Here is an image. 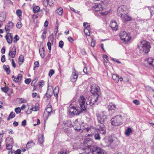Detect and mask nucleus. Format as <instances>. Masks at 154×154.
Instances as JSON below:
<instances>
[{"label": "nucleus", "instance_id": "603ef678", "mask_svg": "<svg viewBox=\"0 0 154 154\" xmlns=\"http://www.w3.org/2000/svg\"><path fill=\"white\" fill-rule=\"evenodd\" d=\"M84 32H85V34L87 35H90V33L89 32L88 30L87 29L85 28V29H84Z\"/></svg>", "mask_w": 154, "mask_h": 154}, {"label": "nucleus", "instance_id": "13d9d810", "mask_svg": "<svg viewBox=\"0 0 154 154\" xmlns=\"http://www.w3.org/2000/svg\"><path fill=\"white\" fill-rule=\"evenodd\" d=\"M133 103L136 105H138L140 104V102L139 101L137 100H135L133 101Z\"/></svg>", "mask_w": 154, "mask_h": 154}, {"label": "nucleus", "instance_id": "864d4df0", "mask_svg": "<svg viewBox=\"0 0 154 154\" xmlns=\"http://www.w3.org/2000/svg\"><path fill=\"white\" fill-rule=\"evenodd\" d=\"M19 99L20 103H26V100L23 98H20Z\"/></svg>", "mask_w": 154, "mask_h": 154}, {"label": "nucleus", "instance_id": "4d7b16f0", "mask_svg": "<svg viewBox=\"0 0 154 154\" xmlns=\"http://www.w3.org/2000/svg\"><path fill=\"white\" fill-rule=\"evenodd\" d=\"M31 81V79H26L25 80V82L26 84H28Z\"/></svg>", "mask_w": 154, "mask_h": 154}, {"label": "nucleus", "instance_id": "72a5a7b5", "mask_svg": "<svg viewBox=\"0 0 154 154\" xmlns=\"http://www.w3.org/2000/svg\"><path fill=\"white\" fill-rule=\"evenodd\" d=\"M69 153V151L66 149L65 150H61L58 153V154H68Z\"/></svg>", "mask_w": 154, "mask_h": 154}, {"label": "nucleus", "instance_id": "423d86ee", "mask_svg": "<svg viewBox=\"0 0 154 154\" xmlns=\"http://www.w3.org/2000/svg\"><path fill=\"white\" fill-rule=\"evenodd\" d=\"M119 36L121 39L126 43L129 41L131 38L130 35L124 31L121 32Z\"/></svg>", "mask_w": 154, "mask_h": 154}, {"label": "nucleus", "instance_id": "393cba45", "mask_svg": "<svg viewBox=\"0 0 154 154\" xmlns=\"http://www.w3.org/2000/svg\"><path fill=\"white\" fill-rule=\"evenodd\" d=\"M3 68L6 71L7 74H9L11 72L9 66L8 65H4L3 66Z\"/></svg>", "mask_w": 154, "mask_h": 154}, {"label": "nucleus", "instance_id": "58836bf2", "mask_svg": "<svg viewBox=\"0 0 154 154\" xmlns=\"http://www.w3.org/2000/svg\"><path fill=\"white\" fill-rule=\"evenodd\" d=\"M39 9L40 8L38 6H35L34 7L33 10V12L35 13L38 12L39 10Z\"/></svg>", "mask_w": 154, "mask_h": 154}, {"label": "nucleus", "instance_id": "7c9ffc66", "mask_svg": "<svg viewBox=\"0 0 154 154\" xmlns=\"http://www.w3.org/2000/svg\"><path fill=\"white\" fill-rule=\"evenodd\" d=\"M39 52L41 57L43 58L45 57L44 53L45 52L44 48H42L41 49H40L39 50Z\"/></svg>", "mask_w": 154, "mask_h": 154}, {"label": "nucleus", "instance_id": "4468645a", "mask_svg": "<svg viewBox=\"0 0 154 154\" xmlns=\"http://www.w3.org/2000/svg\"><path fill=\"white\" fill-rule=\"evenodd\" d=\"M92 10L98 12L100 11L103 10V8L102 6L100 4H95L92 8Z\"/></svg>", "mask_w": 154, "mask_h": 154}, {"label": "nucleus", "instance_id": "7ed1b4c3", "mask_svg": "<svg viewBox=\"0 0 154 154\" xmlns=\"http://www.w3.org/2000/svg\"><path fill=\"white\" fill-rule=\"evenodd\" d=\"M138 48L140 53H148L150 51V45L149 42L143 41H141L138 45Z\"/></svg>", "mask_w": 154, "mask_h": 154}, {"label": "nucleus", "instance_id": "a18cd8bd", "mask_svg": "<svg viewBox=\"0 0 154 154\" xmlns=\"http://www.w3.org/2000/svg\"><path fill=\"white\" fill-rule=\"evenodd\" d=\"M73 78L71 79V80L72 82H75L76 81L78 77V75L72 76Z\"/></svg>", "mask_w": 154, "mask_h": 154}, {"label": "nucleus", "instance_id": "9d476101", "mask_svg": "<svg viewBox=\"0 0 154 154\" xmlns=\"http://www.w3.org/2000/svg\"><path fill=\"white\" fill-rule=\"evenodd\" d=\"M46 112L48 116L53 115L55 113V111L52 110L51 106L49 103L47 106V107L45 110V113H46Z\"/></svg>", "mask_w": 154, "mask_h": 154}, {"label": "nucleus", "instance_id": "6ab92c4d", "mask_svg": "<svg viewBox=\"0 0 154 154\" xmlns=\"http://www.w3.org/2000/svg\"><path fill=\"white\" fill-rule=\"evenodd\" d=\"M72 124L68 122V121L65 122L64 121L62 125V127L65 129H66L68 128V127H70Z\"/></svg>", "mask_w": 154, "mask_h": 154}, {"label": "nucleus", "instance_id": "39448f33", "mask_svg": "<svg viewBox=\"0 0 154 154\" xmlns=\"http://www.w3.org/2000/svg\"><path fill=\"white\" fill-rule=\"evenodd\" d=\"M99 97L98 95H92L89 97L88 99V100L86 101V106L88 105L91 106H94L96 103Z\"/></svg>", "mask_w": 154, "mask_h": 154}, {"label": "nucleus", "instance_id": "473e14b6", "mask_svg": "<svg viewBox=\"0 0 154 154\" xmlns=\"http://www.w3.org/2000/svg\"><path fill=\"white\" fill-rule=\"evenodd\" d=\"M148 8L150 11L151 16L154 14V6L149 7H148Z\"/></svg>", "mask_w": 154, "mask_h": 154}, {"label": "nucleus", "instance_id": "0e129e2a", "mask_svg": "<svg viewBox=\"0 0 154 154\" xmlns=\"http://www.w3.org/2000/svg\"><path fill=\"white\" fill-rule=\"evenodd\" d=\"M5 17L0 16V21L3 22L5 21Z\"/></svg>", "mask_w": 154, "mask_h": 154}, {"label": "nucleus", "instance_id": "a19ab883", "mask_svg": "<svg viewBox=\"0 0 154 154\" xmlns=\"http://www.w3.org/2000/svg\"><path fill=\"white\" fill-rule=\"evenodd\" d=\"M8 25L10 29H12L14 25L13 23L11 21L9 22L8 23Z\"/></svg>", "mask_w": 154, "mask_h": 154}, {"label": "nucleus", "instance_id": "b1692460", "mask_svg": "<svg viewBox=\"0 0 154 154\" xmlns=\"http://www.w3.org/2000/svg\"><path fill=\"white\" fill-rule=\"evenodd\" d=\"M34 144L35 143L33 141H29L26 144V147L27 149L30 148L31 147L33 146L34 145Z\"/></svg>", "mask_w": 154, "mask_h": 154}, {"label": "nucleus", "instance_id": "2f4dec72", "mask_svg": "<svg viewBox=\"0 0 154 154\" xmlns=\"http://www.w3.org/2000/svg\"><path fill=\"white\" fill-rule=\"evenodd\" d=\"M15 116V113L13 112H11L8 118V120H9L10 119H12L14 118Z\"/></svg>", "mask_w": 154, "mask_h": 154}, {"label": "nucleus", "instance_id": "6e6d98bb", "mask_svg": "<svg viewBox=\"0 0 154 154\" xmlns=\"http://www.w3.org/2000/svg\"><path fill=\"white\" fill-rule=\"evenodd\" d=\"M83 26L85 28L87 29L90 26V25L89 23H83Z\"/></svg>", "mask_w": 154, "mask_h": 154}, {"label": "nucleus", "instance_id": "c756f323", "mask_svg": "<svg viewBox=\"0 0 154 154\" xmlns=\"http://www.w3.org/2000/svg\"><path fill=\"white\" fill-rule=\"evenodd\" d=\"M56 13L59 16H61L63 14V8H59L56 10Z\"/></svg>", "mask_w": 154, "mask_h": 154}, {"label": "nucleus", "instance_id": "aec40b11", "mask_svg": "<svg viewBox=\"0 0 154 154\" xmlns=\"http://www.w3.org/2000/svg\"><path fill=\"white\" fill-rule=\"evenodd\" d=\"M122 19L125 21H128L131 20V17L126 14H123L120 16Z\"/></svg>", "mask_w": 154, "mask_h": 154}, {"label": "nucleus", "instance_id": "4c0bfd02", "mask_svg": "<svg viewBox=\"0 0 154 154\" xmlns=\"http://www.w3.org/2000/svg\"><path fill=\"white\" fill-rule=\"evenodd\" d=\"M47 33V31L46 29H44L43 32L42 33V34L41 36V38L43 39H44L46 38V34Z\"/></svg>", "mask_w": 154, "mask_h": 154}, {"label": "nucleus", "instance_id": "052dcab7", "mask_svg": "<svg viewBox=\"0 0 154 154\" xmlns=\"http://www.w3.org/2000/svg\"><path fill=\"white\" fill-rule=\"evenodd\" d=\"M44 85V81L42 80L41 81L39 82V86L40 87H42Z\"/></svg>", "mask_w": 154, "mask_h": 154}, {"label": "nucleus", "instance_id": "f8f14e48", "mask_svg": "<svg viewBox=\"0 0 154 154\" xmlns=\"http://www.w3.org/2000/svg\"><path fill=\"white\" fill-rule=\"evenodd\" d=\"M16 53V48L14 46L11 50L10 51L8 54L9 57L8 58L9 60H11V58H14L15 57Z\"/></svg>", "mask_w": 154, "mask_h": 154}, {"label": "nucleus", "instance_id": "412c9836", "mask_svg": "<svg viewBox=\"0 0 154 154\" xmlns=\"http://www.w3.org/2000/svg\"><path fill=\"white\" fill-rule=\"evenodd\" d=\"M108 110L112 111L114 110L116 108V105L112 103H110L108 106Z\"/></svg>", "mask_w": 154, "mask_h": 154}, {"label": "nucleus", "instance_id": "680f3d73", "mask_svg": "<svg viewBox=\"0 0 154 154\" xmlns=\"http://www.w3.org/2000/svg\"><path fill=\"white\" fill-rule=\"evenodd\" d=\"M5 46L3 47L1 49V52L2 54H5Z\"/></svg>", "mask_w": 154, "mask_h": 154}, {"label": "nucleus", "instance_id": "ea45409f", "mask_svg": "<svg viewBox=\"0 0 154 154\" xmlns=\"http://www.w3.org/2000/svg\"><path fill=\"white\" fill-rule=\"evenodd\" d=\"M10 28L9 27L8 25H6L5 26V29L7 34H8L10 33H9L10 31Z\"/></svg>", "mask_w": 154, "mask_h": 154}, {"label": "nucleus", "instance_id": "09e8293b", "mask_svg": "<svg viewBox=\"0 0 154 154\" xmlns=\"http://www.w3.org/2000/svg\"><path fill=\"white\" fill-rule=\"evenodd\" d=\"M54 71L53 69H51L49 72L48 75L51 77L54 73Z\"/></svg>", "mask_w": 154, "mask_h": 154}, {"label": "nucleus", "instance_id": "c85d7f7f", "mask_svg": "<svg viewBox=\"0 0 154 154\" xmlns=\"http://www.w3.org/2000/svg\"><path fill=\"white\" fill-rule=\"evenodd\" d=\"M59 91V89L58 87H56L53 91V92L54 96L56 97H58V94Z\"/></svg>", "mask_w": 154, "mask_h": 154}, {"label": "nucleus", "instance_id": "3c124183", "mask_svg": "<svg viewBox=\"0 0 154 154\" xmlns=\"http://www.w3.org/2000/svg\"><path fill=\"white\" fill-rule=\"evenodd\" d=\"M107 57H108L106 55H104L103 56V58L104 61H105L107 63L109 62V60L107 59Z\"/></svg>", "mask_w": 154, "mask_h": 154}, {"label": "nucleus", "instance_id": "6e6552de", "mask_svg": "<svg viewBox=\"0 0 154 154\" xmlns=\"http://www.w3.org/2000/svg\"><path fill=\"white\" fill-rule=\"evenodd\" d=\"M91 92L93 94V95H97L99 96L100 94V88L98 85L96 84H93L91 86Z\"/></svg>", "mask_w": 154, "mask_h": 154}, {"label": "nucleus", "instance_id": "e433bc0d", "mask_svg": "<svg viewBox=\"0 0 154 154\" xmlns=\"http://www.w3.org/2000/svg\"><path fill=\"white\" fill-rule=\"evenodd\" d=\"M38 141L39 143L41 144L43 143L44 141L43 136V135H42L39 136Z\"/></svg>", "mask_w": 154, "mask_h": 154}, {"label": "nucleus", "instance_id": "a878e982", "mask_svg": "<svg viewBox=\"0 0 154 154\" xmlns=\"http://www.w3.org/2000/svg\"><path fill=\"white\" fill-rule=\"evenodd\" d=\"M105 141L107 143V144L106 145V146H109L113 142V140L111 137H109Z\"/></svg>", "mask_w": 154, "mask_h": 154}, {"label": "nucleus", "instance_id": "f257e3e1", "mask_svg": "<svg viewBox=\"0 0 154 154\" xmlns=\"http://www.w3.org/2000/svg\"><path fill=\"white\" fill-rule=\"evenodd\" d=\"M85 100L83 96L80 97L79 100V106L75 107L72 105H70L69 111V114L72 115H79L83 111H84L86 109L85 105Z\"/></svg>", "mask_w": 154, "mask_h": 154}, {"label": "nucleus", "instance_id": "69168bd1", "mask_svg": "<svg viewBox=\"0 0 154 154\" xmlns=\"http://www.w3.org/2000/svg\"><path fill=\"white\" fill-rule=\"evenodd\" d=\"M35 67H38L39 66V63L38 61H36L34 63Z\"/></svg>", "mask_w": 154, "mask_h": 154}, {"label": "nucleus", "instance_id": "cd10ccee", "mask_svg": "<svg viewBox=\"0 0 154 154\" xmlns=\"http://www.w3.org/2000/svg\"><path fill=\"white\" fill-rule=\"evenodd\" d=\"M112 78L116 82H119V77L116 74H113L112 76Z\"/></svg>", "mask_w": 154, "mask_h": 154}, {"label": "nucleus", "instance_id": "8fccbe9b", "mask_svg": "<svg viewBox=\"0 0 154 154\" xmlns=\"http://www.w3.org/2000/svg\"><path fill=\"white\" fill-rule=\"evenodd\" d=\"M63 42L62 41H60L59 44V47H60L61 48H62L63 47Z\"/></svg>", "mask_w": 154, "mask_h": 154}, {"label": "nucleus", "instance_id": "de8ad7c7", "mask_svg": "<svg viewBox=\"0 0 154 154\" xmlns=\"http://www.w3.org/2000/svg\"><path fill=\"white\" fill-rule=\"evenodd\" d=\"M47 46L48 49L49 51V52H51V44L49 42H48L47 43Z\"/></svg>", "mask_w": 154, "mask_h": 154}, {"label": "nucleus", "instance_id": "338daca9", "mask_svg": "<svg viewBox=\"0 0 154 154\" xmlns=\"http://www.w3.org/2000/svg\"><path fill=\"white\" fill-rule=\"evenodd\" d=\"M68 40L70 42H72L73 41L72 38L71 37H69L68 38Z\"/></svg>", "mask_w": 154, "mask_h": 154}, {"label": "nucleus", "instance_id": "5fc2aeb1", "mask_svg": "<svg viewBox=\"0 0 154 154\" xmlns=\"http://www.w3.org/2000/svg\"><path fill=\"white\" fill-rule=\"evenodd\" d=\"M14 38L15 39L14 41V42H16L18 40H19L20 38L18 35H16L14 37Z\"/></svg>", "mask_w": 154, "mask_h": 154}, {"label": "nucleus", "instance_id": "37998d69", "mask_svg": "<svg viewBox=\"0 0 154 154\" xmlns=\"http://www.w3.org/2000/svg\"><path fill=\"white\" fill-rule=\"evenodd\" d=\"M15 111L17 113H20V112L21 109L20 107L16 108L15 109Z\"/></svg>", "mask_w": 154, "mask_h": 154}, {"label": "nucleus", "instance_id": "2eb2a0df", "mask_svg": "<svg viewBox=\"0 0 154 154\" xmlns=\"http://www.w3.org/2000/svg\"><path fill=\"white\" fill-rule=\"evenodd\" d=\"M126 8L124 6H121L119 7L118 8L117 13L119 16H121L123 14Z\"/></svg>", "mask_w": 154, "mask_h": 154}, {"label": "nucleus", "instance_id": "f704fd0d", "mask_svg": "<svg viewBox=\"0 0 154 154\" xmlns=\"http://www.w3.org/2000/svg\"><path fill=\"white\" fill-rule=\"evenodd\" d=\"M132 132V130L131 128H128L125 132V134L127 136H129L130 134Z\"/></svg>", "mask_w": 154, "mask_h": 154}, {"label": "nucleus", "instance_id": "f03ea898", "mask_svg": "<svg viewBox=\"0 0 154 154\" xmlns=\"http://www.w3.org/2000/svg\"><path fill=\"white\" fill-rule=\"evenodd\" d=\"M97 117L98 122L100 124L97 126V128H98V129L101 134L105 135L106 133V127L104 124L106 121L107 117L106 115L103 114L100 115Z\"/></svg>", "mask_w": 154, "mask_h": 154}, {"label": "nucleus", "instance_id": "774afa93", "mask_svg": "<svg viewBox=\"0 0 154 154\" xmlns=\"http://www.w3.org/2000/svg\"><path fill=\"white\" fill-rule=\"evenodd\" d=\"M21 152V150L20 149H18L15 152V154H20Z\"/></svg>", "mask_w": 154, "mask_h": 154}, {"label": "nucleus", "instance_id": "c9c22d12", "mask_svg": "<svg viewBox=\"0 0 154 154\" xmlns=\"http://www.w3.org/2000/svg\"><path fill=\"white\" fill-rule=\"evenodd\" d=\"M94 137L95 140H100L101 139V137L100 134L98 133L95 134L94 135Z\"/></svg>", "mask_w": 154, "mask_h": 154}, {"label": "nucleus", "instance_id": "bf43d9fd", "mask_svg": "<svg viewBox=\"0 0 154 154\" xmlns=\"http://www.w3.org/2000/svg\"><path fill=\"white\" fill-rule=\"evenodd\" d=\"M1 61L3 63H4L5 61V55H3V56H2L1 58Z\"/></svg>", "mask_w": 154, "mask_h": 154}, {"label": "nucleus", "instance_id": "0eeeda50", "mask_svg": "<svg viewBox=\"0 0 154 154\" xmlns=\"http://www.w3.org/2000/svg\"><path fill=\"white\" fill-rule=\"evenodd\" d=\"M93 154H106V151L103 149L97 146L93 147L90 148Z\"/></svg>", "mask_w": 154, "mask_h": 154}, {"label": "nucleus", "instance_id": "f3484780", "mask_svg": "<svg viewBox=\"0 0 154 154\" xmlns=\"http://www.w3.org/2000/svg\"><path fill=\"white\" fill-rule=\"evenodd\" d=\"M8 35H6V39L8 43L9 44H11L12 43L13 39L12 35L11 33H10Z\"/></svg>", "mask_w": 154, "mask_h": 154}, {"label": "nucleus", "instance_id": "5701e85b", "mask_svg": "<svg viewBox=\"0 0 154 154\" xmlns=\"http://www.w3.org/2000/svg\"><path fill=\"white\" fill-rule=\"evenodd\" d=\"M24 56L22 55H20V56L18 59V63L20 66L23 63L24 61Z\"/></svg>", "mask_w": 154, "mask_h": 154}, {"label": "nucleus", "instance_id": "79ce46f5", "mask_svg": "<svg viewBox=\"0 0 154 154\" xmlns=\"http://www.w3.org/2000/svg\"><path fill=\"white\" fill-rule=\"evenodd\" d=\"M1 90L2 91L5 93L7 92L8 90V88L7 87L2 88Z\"/></svg>", "mask_w": 154, "mask_h": 154}, {"label": "nucleus", "instance_id": "e2e57ef3", "mask_svg": "<svg viewBox=\"0 0 154 154\" xmlns=\"http://www.w3.org/2000/svg\"><path fill=\"white\" fill-rule=\"evenodd\" d=\"M26 120H24L22 122L21 125L22 126L24 127L26 125Z\"/></svg>", "mask_w": 154, "mask_h": 154}, {"label": "nucleus", "instance_id": "dca6fc26", "mask_svg": "<svg viewBox=\"0 0 154 154\" xmlns=\"http://www.w3.org/2000/svg\"><path fill=\"white\" fill-rule=\"evenodd\" d=\"M110 26L113 30L116 31L117 30L118 26L115 20H112L111 22Z\"/></svg>", "mask_w": 154, "mask_h": 154}, {"label": "nucleus", "instance_id": "20e7f679", "mask_svg": "<svg viewBox=\"0 0 154 154\" xmlns=\"http://www.w3.org/2000/svg\"><path fill=\"white\" fill-rule=\"evenodd\" d=\"M110 121L112 125L120 126L123 123V117L121 115H117L112 118Z\"/></svg>", "mask_w": 154, "mask_h": 154}, {"label": "nucleus", "instance_id": "4be33fe9", "mask_svg": "<svg viewBox=\"0 0 154 154\" xmlns=\"http://www.w3.org/2000/svg\"><path fill=\"white\" fill-rule=\"evenodd\" d=\"M11 140V143H8L7 142L6 143V147L7 149L9 150H11V149L12 148V145L13 144V140L12 139H10Z\"/></svg>", "mask_w": 154, "mask_h": 154}, {"label": "nucleus", "instance_id": "ddd939ff", "mask_svg": "<svg viewBox=\"0 0 154 154\" xmlns=\"http://www.w3.org/2000/svg\"><path fill=\"white\" fill-rule=\"evenodd\" d=\"M145 63L147 64V66L149 65L151 67H154V59L152 57L149 58L145 61Z\"/></svg>", "mask_w": 154, "mask_h": 154}, {"label": "nucleus", "instance_id": "49530a36", "mask_svg": "<svg viewBox=\"0 0 154 154\" xmlns=\"http://www.w3.org/2000/svg\"><path fill=\"white\" fill-rule=\"evenodd\" d=\"M22 23L20 22H18L16 26L17 28L20 29L22 26Z\"/></svg>", "mask_w": 154, "mask_h": 154}, {"label": "nucleus", "instance_id": "9b49d317", "mask_svg": "<svg viewBox=\"0 0 154 154\" xmlns=\"http://www.w3.org/2000/svg\"><path fill=\"white\" fill-rule=\"evenodd\" d=\"M72 126L73 127L74 129L77 131L79 132L81 130L80 125L77 120L72 124L71 127Z\"/></svg>", "mask_w": 154, "mask_h": 154}, {"label": "nucleus", "instance_id": "1a4fd4ad", "mask_svg": "<svg viewBox=\"0 0 154 154\" xmlns=\"http://www.w3.org/2000/svg\"><path fill=\"white\" fill-rule=\"evenodd\" d=\"M93 143L92 140L89 138H86L83 141L84 146L87 147L88 149H92V148H91V147Z\"/></svg>", "mask_w": 154, "mask_h": 154}, {"label": "nucleus", "instance_id": "c03bdc74", "mask_svg": "<svg viewBox=\"0 0 154 154\" xmlns=\"http://www.w3.org/2000/svg\"><path fill=\"white\" fill-rule=\"evenodd\" d=\"M17 15L19 17H20L22 15V12L20 10H17L16 11Z\"/></svg>", "mask_w": 154, "mask_h": 154}, {"label": "nucleus", "instance_id": "a211bd4d", "mask_svg": "<svg viewBox=\"0 0 154 154\" xmlns=\"http://www.w3.org/2000/svg\"><path fill=\"white\" fill-rule=\"evenodd\" d=\"M23 76L21 74H19L16 77V79H15L16 77L14 76H12L13 80L15 82H17L18 81H21L22 79Z\"/></svg>", "mask_w": 154, "mask_h": 154}, {"label": "nucleus", "instance_id": "bb28decb", "mask_svg": "<svg viewBox=\"0 0 154 154\" xmlns=\"http://www.w3.org/2000/svg\"><path fill=\"white\" fill-rule=\"evenodd\" d=\"M95 130V128L93 127H91L90 128H86L87 131L89 133H91V134H94Z\"/></svg>", "mask_w": 154, "mask_h": 154}]
</instances>
